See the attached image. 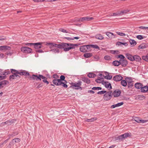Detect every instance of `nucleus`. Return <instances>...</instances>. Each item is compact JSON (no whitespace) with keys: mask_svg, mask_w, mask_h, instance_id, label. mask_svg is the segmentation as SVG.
<instances>
[{"mask_svg":"<svg viewBox=\"0 0 148 148\" xmlns=\"http://www.w3.org/2000/svg\"><path fill=\"white\" fill-rule=\"evenodd\" d=\"M99 76H100V77H99L97 79H103L104 76L101 74H99Z\"/></svg>","mask_w":148,"mask_h":148,"instance_id":"nucleus-52","label":"nucleus"},{"mask_svg":"<svg viewBox=\"0 0 148 148\" xmlns=\"http://www.w3.org/2000/svg\"><path fill=\"white\" fill-rule=\"evenodd\" d=\"M123 77L120 75H118L114 76L113 78V80L116 81L118 82L121 81Z\"/></svg>","mask_w":148,"mask_h":148,"instance_id":"nucleus-11","label":"nucleus"},{"mask_svg":"<svg viewBox=\"0 0 148 148\" xmlns=\"http://www.w3.org/2000/svg\"><path fill=\"white\" fill-rule=\"evenodd\" d=\"M105 33L106 34L110 39L115 38V35L112 32H106Z\"/></svg>","mask_w":148,"mask_h":148,"instance_id":"nucleus-16","label":"nucleus"},{"mask_svg":"<svg viewBox=\"0 0 148 148\" xmlns=\"http://www.w3.org/2000/svg\"><path fill=\"white\" fill-rule=\"evenodd\" d=\"M104 58L105 59V60H109L111 59L110 57L108 56H106L104 57Z\"/></svg>","mask_w":148,"mask_h":148,"instance_id":"nucleus-56","label":"nucleus"},{"mask_svg":"<svg viewBox=\"0 0 148 148\" xmlns=\"http://www.w3.org/2000/svg\"><path fill=\"white\" fill-rule=\"evenodd\" d=\"M16 77L17 78H20V76L18 75H16L14 74H12L10 75V79L11 80L12 79H15Z\"/></svg>","mask_w":148,"mask_h":148,"instance_id":"nucleus-25","label":"nucleus"},{"mask_svg":"<svg viewBox=\"0 0 148 148\" xmlns=\"http://www.w3.org/2000/svg\"><path fill=\"white\" fill-rule=\"evenodd\" d=\"M121 84L123 86L125 87L127 85V82L125 80H121Z\"/></svg>","mask_w":148,"mask_h":148,"instance_id":"nucleus-30","label":"nucleus"},{"mask_svg":"<svg viewBox=\"0 0 148 148\" xmlns=\"http://www.w3.org/2000/svg\"><path fill=\"white\" fill-rule=\"evenodd\" d=\"M104 77L107 79H111L112 78V76L108 75L104 76Z\"/></svg>","mask_w":148,"mask_h":148,"instance_id":"nucleus-48","label":"nucleus"},{"mask_svg":"<svg viewBox=\"0 0 148 148\" xmlns=\"http://www.w3.org/2000/svg\"><path fill=\"white\" fill-rule=\"evenodd\" d=\"M112 64L115 66H118L121 63L120 60L119 61L115 60L113 62Z\"/></svg>","mask_w":148,"mask_h":148,"instance_id":"nucleus-26","label":"nucleus"},{"mask_svg":"<svg viewBox=\"0 0 148 148\" xmlns=\"http://www.w3.org/2000/svg\"><path fill=\"white\" fill-rule=\"evenodd\" d=\"M82 83V82L81 81H78L77 83L71 82L70 84L71 86L70 87V88L73 89L82 90V88L81 87Z\"/></svg>","mask_w":148,"mask_h":148,"instance_id":"nucleus-2","label":"nucleus"},{"mask_svg":"<svg viewBox=\"0 0 148 148\" xmlns=\"http://www.w3.org/2000/svg\"><path fill=\"white\" fill-rule=\"evenodd\" d=\"M95 81L97 83H100L102 82V80L101 79H97Z\"/></svg>","mask_w":148,"mask_h":148,"instance_id":"nucleus-63","label":"nucleus"},{"mask_svg":"<svg viewBox=\"0 0 148 148\" xmlns=\"http://www.w3.org/2000/svg\"><path fill=\"white\" fill-rule=\"evenodd\" d=\"M9 82L7 80H4L0 82V89L1 88L3 87L4 86L8 85Z\"/></svg>","mask_w":148,"mask_h":148,"instance_id":"nucleus-12","label":"nucleus"},{"mask_svg":"<svg viewBox=\"0 0 148 148\" xmlns=\"http://www.w3.org/2000/svg\"><path fill=\"white\" fill-rule=\"evenodd\" d=\"M82 80L83 82L88 84H89L90 82V79L86 77H82Z\"/></svg>","mask_w":148,"mask_h":148,"instance_id":"nucleus-17","label":"nucleus"},{"mask_svg":"<svg viewBox=\"0 0 148 148\" xmlns=\"http://www.w3.org/2000/svg\"><path fill=\"white\" fill-rule=\"evenodd\" d=\"M121 93V91L119 90H115L112 93L113 95L115 97H117L119 96Z\"/></svg>","mask_w":148,"mask_h":148,"instance_id":"nucleus-14","label":"nucleus"},{"mask_svg":"<svg viewBox=\"0 0 148 148\" xmlns=\"http://www.w3.org/2000/svg\"><path fill=\"white\" fill-rule=\"evenodd\" d=\"M120 62L121 63L120 64L123 66H126L128 64L127 61L125 59H120Z\"/></svg>","mask_w":148,"mask_h":148,"instance_id":"nucleus-13","label":"nucleus"},{"mask_svg":"<svg viewBox=\"0 0 148 148\" xmlns=\"http://www.w3.org/2000/svg\"><path fill=\"white\" fill-rule=\"evenodd\" d=\"M130 133H126L122 134V136H123V139H124L125 138L130 136Z\"/></svg>","mask_w":148,"mask_h":148,"instance_id":"nucleus-29","label":"nucleus"},{"mask_svg":"<svg viewBox=\"0 0 148 148\" xmlns=\"http://www.w3.org/2000/svg\"><path fill=\"white\" fill-rule=\"evenodd\" d=\"M148 47V43H143L140 45L138 47V49H144Z\"/></svg>","mask_w":148,"mask_h":148,"instance_id":"nucleus-15","label":"nucleus"},{"mask_svg":"<svg viewBox=\"0 0 148 148\" xmlns=\"http://www.w3.org/2000/svg\"><path fill=\"white\" fill-rule=\"evenodd\" d=\"M92 53H86L84 54V56L86 58H90L92 56Z\"/></svg>","mask_w":148,"mask_h":148,"instance_id":"nucleus-33","label":"nucleus"},{"mask_svg":"<svg viewBox=\"0 0 148 148\" xmlns=\"http://www.w3.org/2000/svg\"><path fill=\"white\" fill-rule=\"evenodd\" d=\"M78 45L75 44H72L66 43H62V48L64 49L65 51H69L72 49L75 48V46H77Z\"/></svg>","mask_w":148,"mask_h":148,"instance_id":"nucleus-1","label":"nucleus"},{"mask_svg":"<svg viewBox=\"0 0 148 148\" xmlns=\"http://www.w3.org/2000/svg\"><path fill=\"white\" fill-rule=\"evenodd\" d=\"M5 53V54L9 56H11L12 54V51H11V49L10 50H8L7 51H4Z\"/></svg>","mask_w":148,"mask_h":148,"instance_id":"nucleus-41","label":"nucleus"},{"mask_svg":"<svg viewBox=\"0 0 148 148\" xmlns=\"http://www.w3.org/2000/svg\"><path fill=\"white\" fill-rule=\"evenodd\" d=\"M97 119L96 118H92L90 119H87L86 120V121L88 122H92L96 120Z\"/></svg>","mask_w":148,"mask_h":148,"instance_id":"nucleus-40","label":"nucleus"},{"mask_svg":"<svg viewBox=\"0 0 148 148\" xmlns=\"http://www.w3.org/2000/svg\"><path fill=\"white\" fill-rule=\"evenodd\" d=\"M90 46L89 45L82 46L80 47L79 50L82 52H86L90 48Z\"/></svg>","mask_w":148,"mask_h":148,"instance_id":"nucleus-7","label":"nucleus"},{"mask_svg":"<svg viewBox=\"0 0 148 148\" xmlns=\"http://www.w3.org/2000/svg\"><path fill=\"white\" fill-rule=\"evenodd\" d=\"M115 140H121L123 139V136H122V135L116 137L115 138Z\"/></svg>","mask_w":148,"mask_h":148,"instance_id":"nucleus-42","label":"nucleus"},{"mask_svg":"<svg viewBox=\"0 0 148 148\" xmlns=\"http://www.w3.org/2000/svg\"><path fill=\"white\" fill-rule=\"evenodd\" d=\"M4 73H5L6 75L9 74L10 73V72L9 71V70H5V71H4Z\"/></svg>","mask_w":148,"mask_h":148,"instance_id":"nucleus-61","label":"nucleus"},{"mask_svg":"<svg viewBox=\"0 0 148 148\" xmlns=\"http://www.w3.org/2000/svg\"><path fill=\"white\" fill-rule=\"evenodd\" d=\"M30 78L34 79L37 80H41V79H43V82L45 83H46V79H45L46 77L43 76L42 75L39 74L38 75H32Z\"/></svg>","mask_w":148,"mask_h":148,"instance_id":"nucleus-3","label":"nucleus"},{"mask_svg":"<svg viewBox=\"0 0 148 148\" xmlns=\"http://www.w3.org/2000/svg\"><path fill=\"white\" fill-rule=\"evenodd\" d=\"M21 50L23 52L27 53H30L32 51V49L31 48L26 47H21Z\"/></svg>","mask_w":148,"mask_h":148,"instance_id":"nucleus-8","label":"nucleus"},{"mask_svg":"<svg viewBox=\"0 0 148 148\" xmlns=\"http://www.w3.org/2000/svg\"><path fill=\"white\" fill-rule=\"evenodd\" d=\"M125 56L126 58L129 60L132 61H133V56L129 53H126Z\"/></svg>","mask_w":148,"mask_h":148,"instance_id":"nucleus-20","label":"nucleus"},{"mask_svg":"<svg viewBox=\"0 0 148 148\" xmlns=\"http://www.w3.org/2000/svg\"><path fill=\"white\" fill-rule=\"evenodd\" d=\"M129 42L132 46H134L136 44V42L135 40L130 39L129 40Z\"/></svg>","mask_w":148,"mask_h":148,"instance_id":"nucleus-27","label":"nucleus"},{"mask_svg":"<svg viewBox=\"0 0 148 148\" xmlns=\"http://www.w3.org/2000/svg\"><path fill=\"white\" fill-rule=\"evenodd\" d=\"M42 42H37L36 43H27L26 45H33L34 47L36 49H38L41 48L42 46Z\"/></svg>","mask_w":148,"mask_h":148,"instance_id":"nucleus-6","label":"nucleus"},{"mask_svg":"<svg viewBox=\"0 0 148 148\" xmlns=\"http://www.w3.org/2000/svg\"><path fill=\"white\" fill-rule=\"evenodd\" d=\"M96 76L95 74L92 73H90L87 75V76L90 78H94Z\"/></svg>","mask_w":148,"mask_h":148,"instance_id":"nucleus-31","label":"nucleus"},{"mask_svg":"<svg viewBox=\"0 0 148 148\" xmlns=\"http://www.w3.org/2000/svg\"><path fill=\"white\" fill-rule=\"evenodd\" d=\"M95 37L96 39L100 40H102L104 38L103 36L100 34H97Z\"/></svg>","mask_w":148,"mask_h":148,"instance_id":"nucleus-24","label":"nucleus"},{"mask_svg":"<svg viewBox=\"0 0 148 148\" xmlns=\"http://www.w3.org/2000/svg\"><path fill=\"white\" fill-rule=\"evenodd\" d=\"M90 45V47H92L95 48L96 49H99V47L97 45Z\"/></svg>","mask_w":148,"mask_h":148,"instance_id":"nucleus-49","label":"nucleus"},{"mask_svg":"<svg viewBox=\"0 0 148 148\" xmlns=\"http://www.w3.org/2000/svg\"><path fill=\"white\" fill-rule=\"evenodd\" d=\"M133 82H132L128 83V87L129 88H131L133 86L134 83Z\"/></svg>","mask_w":148,"mask_h":148,"instance_id":"nucleus-47","label":"nucleus"},{"mask_svg":"<svg viewBox=\"0 0 148 148\" xmlns=\"http://www.w3.org/2000/svg\"><path fill=\"white\" fill-rule=\"evenodd\" d=\"M84 17L85 21H90L93 19V17H90L88 16H86Z\"/></svg>","mask_w":148,"mask_h":148,"instance_id":"nucleus-50","label":"nucleus"},{"mask_svg":"<svg viewBox=\"0 0 148 148\" xmlns=\"http://www.w3.org/2000/svg\"><path fill=\"white\" fill-rule=\"evenodd\" d=\"M34 2H38L43 1L45 0H33Z\"/></svg>","mask_w":148,"mask_h":148,"instance_id":"nucleus-64","label":"nucleus"},{"mask_svg":"<svg viewBox=\"0 0 148 148\" xmlns=\"http://www.w3.org/2000/svg\"><path fill=\"white\" fill-rule=\"evenodd\" d=\"M125 80H126L127 82V83L133 82L132 81V78L131 77H126L125 78Z\"/></svg>","mask_w":148,"mask_h":148,"instance_id":"nucleus-36","label":"nucleus"},{"mask_svg":"<svg viewBox=\"0 0 148 148\" xmlns=\"http://www.w3.org/2000/svg\"><path fill=\"white\" fill-rule=\"evenodd\" d=\"M11 49V47L8 46H0V50L2 51L3 52L7 51L8 50Z\"/></svg>","mask_w":148,"mask_h":148,"instance_id":"nucleus-10","label":"nucleus"},{"mask_svg":"<svg viewBox=\"0 0 148 148\" xmlns=\"http://www.w3.org/2000/svg\"><path fill=\"white\" fill-rule=\"evenodd\" d=\"M123 104V102H121L120 103H117L116 104L115 106H116V107L120 106Z\"/></svg>","mask_w":148,"mask_h":148,"instance_id":"nucleus-55","label":"nucleus"},{"mask_svg":"<svg viewBox=\"0 0 148 148\" xmlns=\"http://www.w3.org/2000/svg\"><path fill=\"white\" fill-rule=\"evenodd\" d=\"M92 90H101L102 88L101 87H94L92 88Z\"/></svg>","mask_w":148,"mask_h":148,"instance_id":"nucleus-46","label":"nucleus"},{"mask_svg":"<svg viewBox=\"0 0 148 148\" xmlns=\"http://www.w3.org/2000/svg\"><path fill=\"white\" fill-rule=\"evenodd\" d=\"M51 51H52L54 53H58L59 52V50L58 48H54L51 49Z\"/></svg>","mask_w":148,"mask_h":148,"instance_id":"nucleus-43","label":"nucleus"},{"mask_svg":"<svg viewBox=\"0 0 148 148\" xmlns=\"http://www.w3.org/2000/svg\"><path fill=\"white\" fill-rule=\"evenodd\" d=\"M13 141H14L15 143H18L20 142V139L19 138H15L13 140Z\"/></svg>","mask_w":148,"mask_h":148,"instance_id":"nucleus-53","label":"nucleus"},{"mask_svg":"<svg viewBox=\"0 0 148 148\" xmlns=\"http://www.w3.org/2000/svg\"><path fill=\"white\" fill-rule=\"evenodd\" d=\"M58 79H54L53 80L52 82L56 86H60L61 85V83L60 81H59Z\"/></svg>","mask_w":148,"mask_h":148,"instance_id":"nucleus-19","label":"nucleus"},{"mask_svg":"<svg viewBox=\"0 0 148 148\" xmlns=\"http://www.w3.org/2000/svg\"><path fill=\"white\" fill-rule=\"evenodd\" d=\"M143 86L142 84L140 83H137L135 84V88L137 89H141Z\"/></svg>","mask_w":148,"mask_h":148,"instance_id":"nucleus-22","label":"nucleus"},{"mask_svg":"<svg viewBox=\"0 0 148 148\" xmlns=\"http://www.w3.org/2000/svg\"><path fill=\"white\" fill-rule=\"evenodd\" d=\"M105 86L106 88H109V89H111L112 88L111 84L108 83H105Z\"/></svg>","mask_w":148,"mask_h":148,"instance_id":"nucleus-32","label":"nucleus"},{"mask_svg":"<svg viewBox=\"0 0 148 148\" xmlns=\"http://www.w3.org/2000/svg\"><path fill=\"white\" fill-rule=\"evenodd\" d=\"M62 43L59 44H57L53 43L47 42V48H49L51 49L53 47H57L59 48H62Z\"/></svg>","mask_w":148,"mask_h":148,"instance_id":"nucleus-4","label":"nucleus"},{"mask_svg":"<svg viewBox=\"0 0 148 148\" xmlns=\"http://www.w3.org/2000/svg\"><path fill=\"white\" fill-rule=\"evenodd\" d=\"M65 79V76L63 75H62L60 76V79H58L59 81H60V83L62 84V81H65L64 79Z\"/></svg>","mask_w":148,"mask_h":148,"instance_id":"nucleus-37","label":"nucleus"},{"mask_svg":"<svg viewBox=\"0 0 148 148\" xmlns=\"http://www.w3.org/2000/svg\"><path fill=\"white\" fill-rule=\"evenodd\" d=\"M142 59L145 61L148 62V54L142 56Z\"/></svg>","mask_w":148,"mask_h":148,"instance_id":"nucleus-39","label":"nucleus"},{"mask_svg":"<svg viewBox=\"0 0 148 148\" xmlns=\"http://www.w3.org/2000/svg\"><path fill=\"white\" fill-rule=\"evenodd\" d=\"M130 10H122L119 12L120 13H121V15H122L124 14H125L127 12H129Z\"/></svg>","mask_w":148,"mask_h":148,"instance_id":"nucleus-35","label":"nucleus"},{"mask_svg":"<svg viewBox=\"0 0 148 148\" xmlns=\"http://www.w3.org/2000/svg\"><path fill=\"white\" fill-rule=\"evenodd\" d=\"M112 15L113 16H117L121 15V13H120L119 12H117L116 13H113Z\"/></svg>","mask_w":148,"mask_h":148,"instance_id":"nucleus-54","label":"nucleus"},{"mask_svg":"<svg viewBox=\"0 0 148 148\" xmlns=\"http://www.w3.org/2000/svg\"><path fill=\"white\" fill-rule=\"evenodd\" d=\"M59 30L63 32H64V33H68V31H67L66 30H65L63 29H62V28H60L59 29Z\"/></svg>","mask_w":148,"mask_h":148,"instance_id":"nucleus-57","label":"nucleus"},{"mask_svg":"<svg viewBox=\"0 0 148 148\" xmlns=\"http://www.w3.org/2000/svg\"><path fill=\"white\" fill-rule=\"evenodd\" d=\"M145 38V36L141 35H138L136 36V38L139 40H141Z\"/></svg>","mask_w":148,"mask_h":148,"instance_id":"nucleus-44","label":"nucleus"},{"mask_svg":"<svg viewBox=\"0 0 148 148\" xmlns=\"http://www.w3.org/2000/svg\"><path fill=\"white\" fill-rule=\"evenodd\" d=\"M116 33L119 35L121 36H125L126 35L121 32H117Z\"/></svg>","mask_w":148,"mask_h":148,"instance_id":"nucleus-45","label":"nucleus"},{"mask_svg":"<svg viewBox=\"0 0 148 148\" xmlns=\"http://www.w3.org/2000/svg\"><path fill=\"white\" fill-rule=\"evenodd\" d=\"M6 77L5 75H4V76L0 75V81L3 80V79H6Z\"/></svg>","mask_w":148,"mask_h":148,"instance_id":"nucleus-58","label":"nucleus"},{"mask_svg":"<svg viewBox=\"0 0 148 148\" xmlns=\"http://www.w3.org/2000/svg\"><path fill=\"white\" fill-rule=\"evenodd\" d=\"M141 91L142 92H146L148 91V86H142L141 89Z\"/></svg>","mask_w":148,"mask_h":148,"instance_id":"nucleus-18","label":"nucleus"},{"mask_svg":"<svg viewBox=\"0 0 148 148\" xmlns=\"http://www.w3.org/2000/svg\"><path fill=\"white\" fill-rule=\"evenodd\" d=\"M118 58H121L120 59H124L125 58L124 56L122 55H120L118 56Z\"/></svg>","mask_w":148,"mask_h":148,"instance_id":"nucleus-60","label":"nucleus"},{"mask_svg":"<svg viewBox=\"0 0 148 148\" xmlns=\"http://www.w3.org/2000/svg\"><path fill=\"white\" fill-rule=\"evenodd\" d=\"M113 95L112 92V90L106 92L104 95L103 98L106 101L109 100L112 97Z\"/></svg>","mask_w":148,"mask_h":148,"instance_id":"nucleus-5","label":"nucleus"},{"mask_svg":"<svg viewBox=\"0 0 148 148\" xmlns=\"http://www.w3.org/2000/svg\"><path fill=\"white\" fill-rule=\"evenodd\" d=\"M14 121V120H11V121H8L5 122V123L7 124H11V122L13 123Z\"/></svg>","mask_w":148,"mask_h":148,"instance_id":"nucleus-59","label":"nucleus"},{"mask_svg":"<svg viewBox=\"0 0 148 148\" xmlns=\"http://www.w3.org/2000/svg\"><path fill=\"white\" fill-rule=\"evenodd\" d=\"M62 83L61 84V85L62 86L65 88H66L67 87V85L66 84L67 82L66 81H65L64 82H62Z\"/></svg>","mask_w":148,"mask_h":148,"instance_id":"nucleus-38","label":"nucleus"},{"mask_svg":"<svg viewBox=\"0 0 148 148\" xmlns=\"http://www.w3.org/2000/svg\"><path fill=\"white\" fill-rule=\"evenodd\" d=\"M133 61H135L136 62H139L141 60V58L138 55L133 56Z\"/></svg>","mask_w":148,"mask_h":148,"instance_id":"nucleus-23","label":"nucleus"},{"mask_svg":"<svg viewBox=\"0 0 148 148\" xmlns=\"http://www.w3.org/2000/svg\"><path fill=\"white\" fill-rule=\"evenodd\" d=\"M116 45L118 46H121L122 45H123L125 46H127L128 45V44L127 42H116Z\"/></svg>","mask_w":148,"mask_h":148,"instance_id":"nucleus-28","label":"nucleus"},{"mask_svg":"<svg viewBox=\"0 0 148 148\" xmlns=\"http://www.w3.org/2000/svg\"><path fill=\"white\" fill-rule=\"evenodd\" d=\"M53 78L55 79H57L59 77L58 75L56 74H53Z\"/></svg>","mask_w":148,"mask_h":148,"instance_id":"nucleus-62","label":"nucleus"},{"mask_svg":"<svg viewBox=\"0 0 148 148\" xmlns=\"http://www.w3.org/2000/svg\"><path fill=\"white\" fill-rule=\"evenodd\" d=\"M18 74L20 75H24L25 76H27L29 75V74L28 73L24 71L21 72H19L18 71Z\"/></svg>","mask_w":148,"mask_h":148,"instance_id":"nucleus-21","label":"nucleus"},{"mask_svg":"<svg viewBox=\"0 0 148 148\" xmlns=\"http://www.w3.org/2000/svg\"><path fill=\"white\" fill-rule=\"evenodd\" d=\"M106 91L105 90H102L100 91H99L97 92V94H103L104 93H106Z\"/></svg>","mask_w":148,"mask_h":148,"instance_id":"nucleus-51","label":"nucleus"},{"mask_svg":"<svg viewBox=\"0 0 148 148\" xmlns=\"http://www.w3.org/2000/svg\"><path fill=\"white\" fill-rule=\"evenodd\" d=\"M11 73L13 74L16 75H18V71L15 69H11Z\"/></svg>","mask_w":148,"mask_h":148,"instance_id":"nucleus-34","label":"nucleus"},{"mask_svg":"<svg viewBox=\"0 0 148 148\" xmlns=\"http://www.w3.org/2000/svg\"><path fill=\"white\" fill-rule=\"evenodd\" d=\"M132 120L138 123H146L147 122V120L142 119H140L139 117H134L132 119Z\"/></svg>","mask_w":148,"mask_h":148,"instance_id":"nucleus-9","label":"nucleus"}]
</instances>
